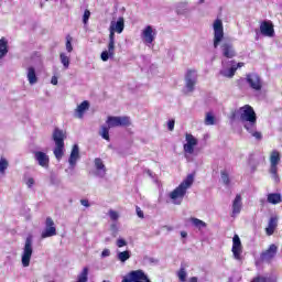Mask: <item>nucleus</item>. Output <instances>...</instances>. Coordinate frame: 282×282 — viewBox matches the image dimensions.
Wrapping results in <instances>:
<instances>
[{
    "label": "nucleus",
    "instance_id": "obj_1",
    "mask_svg": "<svg viewBox=\"0 0 282 282\" xmlns=\"http://www.w3.org/2000/svg\"><path fill=\"white\" fill-rule=\"evenodd\" d=\"M237 118H239L248 133L256 138V140H261V132L257 131V112H254L252 106L245 105L236 110L231 115V120H237Z\"/></svg>",
    "mask_w": 282,
    "mask_h": 282
},
{
    "label": "nucleus",
    "instance_id": "obj_2",
    "mask_svg": "<svg viewBox=\"0 0 282 282\" xmlns=\"http://www.w3.org/2000/svg\"><path fill=\"white\" fill-rule=\"evenodd\" d=\"M193 182H195V175L188 174L176 188L170 192L167 197L171 204L181 206L182 202H184V197H186V193H188V188L193 186Z\"/></svg>",
    "mask_w": 282,
    "mask_h": 282
},
{
    "label": "nucleus",
    "instance_id": "obj_3",
    "mask_svg": "<svg viewBox=\"0 0 282 282\" xmlns=\"http://www.w3.org/2000/svg\"><path fill=\"white\" fill-rule=\"evenodd\" d=\"M53 140L55 142L53 153L56 160L61 161L65 154V132L61 129H55L53 132Z\"/></svg>",
    "mask_w": 282,
    "mask_h": 282
},
{
    "label": "nucleus",
    "instance_id": "obj_4",
    "mask_svg": "<svg viewBox=\"0 0 282 282\" xmlns=\"http://www.w3.org/2000/svg\"><path fill=\"white\" fill-rule=\"evenodd\" d=\"M34 252L32 236L26 237L24 247L21 253V263L23 268H30V261H32V254Z\"/></svg>",
    "mask_w": 282,
    "mask_h": 282
},
{
    "label": "nucleus",
    "instance_id": "obj_5",
    "mask_svg": "<svg viewBox=\"0 0 282 282\" xmlns=\"http://www.w3.org/2000/svg\"><path fill=\"white\" fill-rule=\"evenodd\" d=\"M246 64L243 62H223V68L220 69L219 74L220 76H224L225 78H234L236 72L238 69H241Z\"/></svg>",
    "mask_w": 282,
    "mask_h": 282
},
{
    "label": "nucleus",
    "instance_id": "obj_6",
    "mask_svg": "<svg viewBox=\"0 0 282 282\" xmlns=\"http://www.w3.org/2000/svg\"><path fill=\"white\" fill-rule=\"evenodd\" d=\"M197 144H199V140L186 132L185 133V140L183 142V152H184V155L185 158H191V155H193L195 153V149H197Z\"/></svg>",
    "mask_w": 282,
    "mask_h": 282
},
{
    "label": "nucleus",
    "instance_id": "obj_7",
    "mask_svg": "<svg viewBox=\"0 0 282 282\" xmlns=\"http://www.w3.org/2000/svg\"><path fill=\"white\" fill-rule=\"evenodd\" d=\"M158 36V29L153 25H147L141 30V41L144 45L148 47H151L153 45V42L155 41Z\"/></svg>",
    "mask_w": 282,
    "mask_h": 282
},
{
    "label": "nucleus",
    "instance_id": "obj_8",
    "mask_svg": "<svg viewBox=\"0 0 282 282\" xmlns=\"http://www.w3.org/2000/svg\"><path fill=\"white\" fill-rule=\"evenodd\" d=\"M122 32H124V18L112 20L109 25V41L116 43V34H122Z\"/></svg>",
    "mask_w": 282,
    "mask_h": 282
},
{
    "label": "nucleus",
    "instance_id": "obj_9",
    "mask_svg": "<svg viewBox=\"0 0 282 282\" xmlns=\"http://www.w3.org/2000/svg\"><path fill=\"white\" fill-rule=\"evenodd\" d=\"M270 173L274 182H279V164L281 162V153L274 150L270 154Z\"/></svg>",
    "mask_w": 282,
    "mask_h": 282
},
{
    "label": "nucleus",
    "instance_id": "obj_10",
    "mask_svg": "<svg viewBox=\"0 0 282 282\" xmlns=\"http://www.w3.org/2000/svg\"><path fill=\"white\" fill-rule=\"evenodd\" d=\"M214 30V47L217 50L224 41V22L219 19L215 20L213 23Z\"/></svg>",
    "mask_w": 282,
    "mask_h": 282
},
{
    "label": "nucleus",
    "instance_id": "obj_11",
    "mask_svg": "<svg viewBox=\"0 0 282 282\" xmlns=\"http://www.w3.org/2000/svg\"><path fill=\"white\" fill-rule=\"evenodd\" d=\"M106 124L109 127V129H113L116 127H131V119L127 116H109L106 120Z\"/></svg>",
    "mask_w": 282,
    "mask_h": 282
},
{
    "label": "nucleus",
    "instance_id": "obj_12",
    "mask_svg": "<svg viewBox=\"0 0 282 282\" xmlns=\"http://www.w3.org/2000/svg\"><path fill=\"white\" fill-rule=\"evenodd\" d=\"M197 78H199V75L195 69H187L185 74V89L187 94H193V91H195Z\"/></svg>",
    "mask_w": 282,
    "mask_h": 282
},
{
    "label": "nucleus",
    "instance_id": "obj_13",
    "mask_svg": "<svg viewBox=\"0 0 282 282\" xmlns=\"http://www.w3.org/2000/svg\"><path fill=\"white\" fill-rule=\"evenodd\" d=\"M122 282H151V280L142 270H134L128 273V275L122 279Z\"/></svg>",
    "mask_w": 282,
    "mask_h": 282
},
{
    "label": "nucleus",
    "instance_id": "obj_14",
    "mask_svg": "<svg viewBox=\"0 0 282 282\" xmlns=\"http://www.w3.org/2000/svg\"><path fill=\"white\" fill-rule=\"evenodd\" d=\"M247 85H249L250 89L253 91H261L263 89V80L261 77L257 75V73H251L246 76Z\"/></svg>",
    "mask_w": 282,
    "mask_h": 282
},
{
    "label": "nucleus",
    "instance_id": "obj_15",
    "mask_svg": "<svg viewBox=\"0 0 282 282\" xmlns=\"http://www.w3.org/2000/svg\"><path fill=\"white\" fill-rule=\"evenodd\" d=\"M231 252L236 261H241V254H243V246L241 245V238H239V235H235L232 238Z\"/></svg>",
    "mask_w": 282,
    "mask_h": 282
},
{
    "label": "nucleus",
    "instance_id": "obj_16",
    "mask_svg": "<svg viewBox=\"0 0 282 282\" xmlns=\"http://www.w3.org/2000/svg\"><path fill=\"white\" fill-rule=\"evenodd\" d=\"M42 239H47L50 237H56V227L54 226V220L52 218H46L45 228L41 234Z\"/></svg>",
    "mask_w": 282,
    "mask_h": 282
},
{
    "label": "nucleus",
    "instance_id": "obj_17",
    "mask_svg": "<svg viewBox=\"0 0 282 282\" xmlns=\"http://www.w3.org/2000/svg\"><path fill=\"white\" fill-rule=\"evenodd\" d=\"M260 32L262 36H268L269 39H272L274 36V24L272 21H262L260 23Z\"/></svg>",
    "mask_w": 282,
    "mask_h": 282
},
{
    "label": "nucleus",
    "instance_id": "obj_18",
    "mask_svg": "<svg viewBox=\"0 0 282 282\" xmlns=\"http://www.w3.org/2000/svg\"><path fill=\"white\" fill-rule=\"evenodd\" d=\"M80 160V149L78 148V144L73 145L69 159H68V164L70 171H74L76 169V163Z\"/></svg>",
    "mask_w": 282,
    "mask_h": 282
},
{
    "label": "nucleus",
    "instance_id": "obj_19",
    "mask_svg": "<svg viewBox=\"0 0 282 282\" xmlns=\"http://www.w3.org/2000/svg\"><path fill=\"white\" fill-rule=\"evenodd\" d=\"M94 166H95L94 173H95L96 177H105V175H107V166H105L102 159L96 158L94 160Z\"/></svg>",
    "mask_w": 282,
    "mask_h": 282
},
{
    "label": "nucleus",
    "instance_id": "obj_20",
    "mask_svg": "<svg viewBox=\"0 0 282 282\" xmlns=\"http://www.w3.org/2000/svg\"><path fill=\"white\" fill-rule=\"evenodd\" d=\"M87 111H89V101L84 100L82 104L77 105L74 111V117L77 118L78 120H83Z\"/></svg>",
    "mask_w": 282,
    "mask_h": 282
},
{
    "label": "nucleus",
    "instance_id": "obj_21",
    "mask_svg": "<svg viewBox=\"0 0 282 282\" xmlns=\"http://www.w3.org/2000/svg\"><path fill=\"white\" fill-rule=\"evenodd\" d=\"M221 54L225 58H235L237 56V51H235V46L232 44L225 42L220 45Z\"/></svg>",
    "mask_w": 282,
    "mask_h": 282
},
{
    "label": "nucleus",
    "instance_id": "obj_22",
    "mask_svg": "<svg viewBox=\"0 0 282 282\" xmlns=\"http://www.w3.org/2000/svg\"><path fill=\"white\" fill-rule=\"evenodd\" d=\"M115 54H116V42H111L109 40L108 50H106L101 53L100 58L104 63H107V61H109V58H113Z\"/></svg>",
    "mask_w": 282,
    "mask_h": 282
},
{
    "label": "nucleus",
    "instance_id": "obj_23",
    "mask_svg": "<svg viewBox=\"0 0 282 282\" xmlns=\"http://www.w3.org/2000/svg\"><path fill=\"white\" fill-rule=\"evenodd\" d=\"M34 158L42 169L50 167V156L45 152L37 151L34 153Z\"/></svg>",
    "mask_w": 282,
    "mask_h": 282
},
{
    "label": "nucleus",
    "instance_id": "obj_24",
    "mask_svg": "<svg viewBox=\"0 0 282 282\" xmlns=\"http://www.w3.org/2000/svg\"><path fill=\"white\" fill-rule=\"evenodd\" d=\"M278 247L275 245H270L268 250L261 253L260 259L262 261H272L276 257Z\"/></svg>",
    "mask_w": 282,
    "mask_h": 282
},
{
    "label": "nucleus",
    "instance_id": "obj_25",
    "mask_svg": "<svg viewBox=\"0 0 282 282\" xmlns=\"http://www.w3.org/2000/svg\"><path fill=\"white\" fill-rule=\"evenodd\" d=\"M232 214L231 217H237L241 213V208H243L242 198L239 194L236 195L232 202Z\"/></svg>",
    "mask_w": 282,
    "mask_h": 282
},
{
    "label": "nucleus",
    "instance_id": "obj_26",
    "mask_svg": "<svg viewBox=\"0 0 282 282\" xmlns=\"http://www.w3.org/2000/svg\"><path fill=\"white\" fill-rule=\"evenodd\" d=\"M26 78L29 85H36V83H39V77L36 76V68H34L33 66H29L26 68Z\"/></svg>",
    "mask_w": 282,
    "mask_h": 282
},
{
    "label": "nucleus",
    "instance_id": "obj_27",
    "mask_svg": "<svg viewBox=\"0 0 282 282\" xmlns=\"http://www.w3.org/2000/svg\"><path fill=\"white\" fill-rule=\"evenodd\" d=\"M187 221H189V224H192V226L197 230H202V228H206V223L199 218L191 217L187 219Z\"/></svg>",
    "mask_w": 282,
    "mask_h": 282
},
{
    "label": "nucleus",
    "instance_id": "obj_28",
    "mask_svg": "<svg viewBox=\"0 0 282 282\" xmlns=\"http://www.w3.org/2000/svg\"><path fill=\"white\" fill-rule=\"evenodd\" d=\"M75 282H89V268L84 267L77 274V280Z\"/></svg>",
    "mask_w": 282,
    "mask_h": 282
},
{
    "label": "nucleus",
    "instance_id": "obj_29",
    "mask_svg": "<svg viewBox=\"0 0 282 282\" xmlns=\"http://www.w3.org/2000/svg\"><path fill=\"white\" fill-rule=\"evenodd\" d=\"M8 39L2 37L0 40V61L1 58H6L8 56Z\"/></svg>",
    "mask_w": 282,
    "mask_h": 282
},
{
    "label": "nucleus",
    "instance_id": "obj_30",
    "mask_svg": "<svg viewBox=\"0 0 282 282\" xmlns=\"http://www.w3.org/2000/svg\"><path fill=\"white\" fill-rule=\"evenodd\" d=\"M117 259L121 263H124L131 259V251L126 250V251H117Z\"/></svg>",
    "mask_w": 282,
    "mask_h": 282
},
{
    "label": "nucleus",
    "instance_id": "obj_31",
    "mask_svg": "<svg viewBox=\"0 0 282 282\" xmlns=\"http://www.w3.org/2000/svg\"><path fill=\"white\" fill-rule=\"evenodd\" d=\"M191 12V9L188 8V2L184 1V2H180L176 6V12L177 14H185V12Z\"/></svg>",
    "mask_w": 282,
    "mask_h": 282
},
{
    "label": "nucleus",
    "instance_id": "obj_32",
    "mask_svg": "<svg viewBox=\"0 0 282 282\" xmlns=\"http://www.w3.org/2000/svg\"><path fill=\"white\" fill-rule=\"evenodd\" d=\"M9 166H10V163L8 162V159L1 156L0 158V175H6V171H8Z\"/></svg>",
    "mask_w": 282,
    "mask_h": 282
},
{
    "label": "nucleus",
    "instance_id": "obj_33",
    "mask_svg": "<svg viewBox=\"0 0 282 282\" xmlns=\"http://www.w3.org/2000/svg\"><path fill=\"white\" fill-rule=\"evenodd\" d=\"M276 229V218H271L270 220H269V225H268V227H267V235H274V230Z\"/></svg>",
    "mask_w": 282,
    "mask_h": 282
},
{
    "label": "nucleus",
    "instance_id": "obj_34",
    "mask_svg": "<svg viewBox=\"0 0 282 282\" xmlns=\"http://www.w3.org/2000/svg\"><path fill=\"white\" fill-rule=\"evenodd\" d=\"M59 61L65 69H69V55H67L66 53H61Z\"/></svg>",
    "mask_w": 282,
    "mask_h": 282
},
{
    "label": "nucleus",
    "instance_id": "obj_35",
    "mask_svg": "<svg viewBox=\"0 0 282 282\" xmlns=\"http://www.w3.org/2000/svg\"><path fill=\"white\" fill-rule=\"evenodd\" d=\"M109 129H111L109 126H101L99 135H101L104 140L109 141Z\"/></svg>",
    "mask_w": 282,
    "mask_h": 282
},
{
    "label": "nucleus",
    "instance_id": "obj_36",
    "mask_svg": "<svg viewBox=\"0 0 282 282\" xmlns=\"http://www.w3.org/2000/svg\"><path fill=\"white\" fill-rule=\"evenodd\" d=\"M268 202H269V204H280L281 194H269Z\"/></svg>",
    "mask_w": 282,
    "mask_h": 282
},
{
    "label": "nucleus",
    "instance_id": "obj_37",
    "mask_svg": "<svg viewBox=\"0 0 282 282\" xmlns=\"http://www.w3.org/2000/svg\"><path fill=\"white\" fill-rule=\"evenodd\" d=\"M187 273H186V269L184 267H182L178 271H177V278L178 281L181 282H188L186 280Z\"/></svg>",
    "mask_w": 282,
    "mask_h": 282
},
{
    "label": "nucleus",
    "instance_id": "obj_38",
    "mask_svg": "<svg viewBox=\"0 0 282 282\" xmlns=\"http://www.w3.org/2000/svg\"><path fill=\"white\" fill-rule=\"evenodd\" d=\"M220 180H221L223 184H225V186L230 185V176L228 175V172H226V171L221 172Z\"/></svg>",
    "mask_w": 282,
    "mask_h": 282
},
{
    "label": "nucleus",
    "instance_id": "obj_39",
    "mask_svg": "<svg viewBox=\"0 0 282 282\" xmlns=\"http://www.w3.org/2000/svg\"><path fill=\"white\" fill-rule=\"evenodd\" d=\"M205 124L213 126L215 124V116H213V112H207L205 117Z\"/></svg>",
    "mask_w": 282,
    "mask_h": 282
},
{
    "label": "nucleus",
    "instance_id": "obj_40",
    "mask_svg": "<svg viewBox=\"0 0 282 282\" xmlns=\"http://www.w3.org/2000/svg\"><path fill=\"white\" fill-rule=\"evenodd\" d=\"M116 246L117 248H124L126 246H129V242L127 241V239L119 237L116 240Z\"/></svg>",
    "mask_w": 282,
    "mask_h": 282
},
{
    "label": "nucleus",
    "instance_id": "obj_41",
    "mask_svg": "<svg viewBox=\"0 0 282 282\" xmlns=\"http://www.w3.org/2000/svg\"><path fill=\"white\" fill-rule=\"evenodd\" d=\"M24 184L28 186V188H34V184H35L34 177L25 176Z\"/></svg>",
    "mask_w": 282,
    "mask_h": 282
},
{
    "label": "nucleus",
    "instance_id": "obj_42",
    "mask_svg": "<svg viewBox=\"0 0 282 282\" xmlns=\"http://www.w3.org/2000/svg\"><path fill=\"white\" fill-rule=\"evenodd\" d=\"M108 215L112 221H118V219H120V214L113 209H110Z\"/></svg>",
    "mask_w": 282,
    "mask_h": 282
},
{
    "label": "nucleus",
    "instance_id": "obj_43",
    "mask_svg": "<svg viewBox=\"0 0 282 282\" xmlns=\"http://www.w3.org/2000/svg\"><path fill=\"white\" fill-rule=\"evenodd\" d=\"M74 51V46H72V36H67L66 37V52H68V54H72V52Z\"/></svg>",
    "mask_w": 282,
    "mask_h": 282
},
{
    "label": "nucleus",
    "instance_id": "obj_44",
    "mask_svg": "<svg viewBox=\"0 0 282 282\" xmlns=\"http://www.w3.org/2000/svg\"><path fill=\"white\" fill-rule=\"evenodd\" d=\"M89 17H91V12H89V10H86V11L84 12V15H83V21H84L85 24L88 23Z\"/></svg>",
    "mask_w": 282,
    "mask_h": 282
},
{
    "label": "nucleus",
    "instance_id": "obj_45",
    "mask_svg": "<svg viewBox=\"0 0 282 282\" xmlns=\"http://www.w3.org/2000/svg\"><path fill=\"white\" fill-rule=\"evenodd\" d=\"M251 282H270V279L265 276H257Z\"/></svg>",
    "mask_w": 282,
    "mask_h": 282
},
{
    "label": "nucleus",
    "instance_id": "obj_46",
    "mask_svg": "<svg viewBox=\"0 0 282 282\" xmlns=\"http://www.w3.org/2000/svg\"><path fill=\"white\" fill-rule=\"evenodd\" d=\"M167 129L169 131H173V129H175V120H169L167 121Z\"/></svg>",
    "mask_w": 282,
    "mask_h": 282
},
{
    "label": "nucleus",
    "instance_id": "obj_47",
    "mask_svg": "<svg viewBox=\"0 0 282 282\" xmlns=\"http://www.w3.org/2000/svg\"><path fill=\"white\" fill-rule=\"evenodd\" d=\"M135 210H137L138 217H140V219H144V212H142L140 207H137Z\"/></svg>",
    "mask_w": 282,
    "mask_h": 282
},
{
    "label": "nucleus",
    "instance_id": "obj_48",
    "mask_svg": "<svg viewBox=\"0 0 282 282\" xmlns=\"http://www.w3.org/2000/svg\"><path fill=\"white\" fill-rule=\"evenodd\" d=\"M110 230H111V232H113V236L116 237V235H118V225L112 224L110 226Z\"/></svg>",
    "mask_w": 282,
    "mask_h": 282
},
{
    "label": "nucleus",
    "instance_id": "obj_49",
    "mask_svg": "<svg viewBox=\"0 0 282 282\" xmlns=\"http://www.w3.org/2000/svg\"><path fill=\"white\" fill-rule=\"evenodd\" d=\"M111 251L109 249H104L101 252V257L102 259H105V257H110Z\"/></svg>",
    "mask_w": 282,
    "mask_h": 282
},
{
    "label": "nucleus",
    "instance_id": "obj_50",
    "mask_svg": "<svg viewBox=\"0 0 282 282\" xmlns=\"http://www.w3.org/2000/svg\"><path fill=\"white\" fill-rule=\"evenodd\" d=\"M80 204H82V206H85V208H89V200H87V199H82V200H80Z\"/></svg>",
    "mask_w": 282,
    "mask_h": 282
},
{
    "label": "nucleus",
    "instance_id": "obj_51",
    "mask_svg": "<svg viewBox=\"0 0 282 282\" xmlns=\"http://www.w3.org/2000/svg\"><path fill=\"white\" fill-rule=\"evenodd\" d=\"M51 83H52L53 85H58V77L53 76L52 79H51Z\"/></svg>",
    "mask_w": 282,
    "mask_h": 282
},
{
    "label": "nucleus",
    "instance_id": "obj_52",
    "mask_svg": "<svg viewBox=\"0 0 282 282\" xmlns=\"http://www.w3.org/2000/svg\"><path fill=\"white\" fill-rule=\"evenodd\" d=\"M181 237H182L183 239H186V238L188 237V232H186V231H181Z\"/></svg>",
    "mask_w": 282,
    "mask_h": 282
},
{
    "label": "nucleus",
    "instance_id": "obj_53",
    "mask_svg": "<svg viewBox=\"0 0 282 282\" xmlns=\"http://www.w3.org/2000/svg\"><path fill=\"white\" fill-rule=\"evenodd\" d=\"M198 280H197V276H193V278H191L187 282H197Z\"/></svg>",
    "mask_w": 282,
    "mask_h": 282
}]
</instances>
